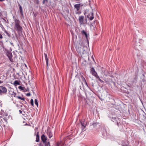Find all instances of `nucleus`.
Returning <instances> with one entry per match:
<instances>
[{
	"instance_id": "nucleus-1",
	"label": "nucleus",
	"mask_w": 146,
	"mask_h": 146,
	"mask_svg": "<svg viewBox=\"0 0 146 146\" xmlns=\"http://www.w3.org/2000/svg\"><path fill=\"white\" fill-rule=\"evenodd\" d=\"M86 48H87V47L84 46L83 41H80L79 43H77L76 49L78 52L80 54H84Z\"/></svg>"
},
{
	"instance_id": "nucleus-2",
	"label": "nucleus",
	"mask_w": 146,
	"mask_h": 146,
	"mask_svg": "<svg viewBox=\"0 0 146 146\" xmlns=\"http://www.w3.org/2000/svg\"><path fill=\"white\" fill-rule=\"evenodd\" d=\"M20 22L19 20L16 19L15 20V29L19 33H21L22 32V28L19 25Z\"/></svg>"
},
{
	"instance_id": "nucleus-3",
	"label": "nucleus",
	"mask_w": 146,
	"mask_h": 146,
	"mask_svg": "<svg viewBox=\"0 0 146 146\" xmlns=\"http://www.w3.org/2000/svg\"><path fill=\"white\" fill-rule=\"evenodd\" d=\"M84 5V4H82V3H78L74 5V7L76 9L77 11H78L80 9V7H82Z\"/></svg>"
},
{
	"instance_id": "nucleus-4",
	"label": "nucleus",
	"mask_w": 146,
	"mask_h": 146,
	"mask_svg": "<svg viewBox=\"0 0 146 146\" xmlns=\"http://www.w3.org/2000/svg\"><path fill=\"white\" fill-rule=\"evenodd\" d=\"M7 92L6 88L3 86H0V94L1 95L2 94L5 93Z\"/></svg>"
},
{
	"instance_id": "nucleus-5",
	"label": "nucleus",
	"mask_w": 146,
	"mask_h": 146,
	"mask_svg": "<svg viewBox=\"0 0 146 146\" xmlns=\"http://www.w3.org/2000/svg\"><path fill=\"white\" fill-rule=\"evenodd\" d=\"M84 17L83 16H79L78 20L79 23L80 25H82L84 24Z\"/></svg>"
},
{
	"instance_id": "nucleus-6",
	"label": "nucleus",
	"mask_w": 146,
	"mask_h": 146,
	"mask_svg": "<svg viewBox=\"0 0 146 146\" xmlns=\"http://www.w3.org/2000/svg\"><path fill=\"white\" fill-rule=\"evenodd\" d=\"M87 17L89 18L90 20H92L94 18L93 12H91L89 13L88 15L87 16Z\"/></svg>"
},
{
	"instance_id": "nucleus-7",
	"label": "nucleus",
	"mask_w": 146,
	"mask_h": 146,
	"mask_svg": "<svg viewBox=\"0 0 146 146\" xmlns=\"http://www.w3.org/2000/svg\"><path fill=\"white\" fill-rule=\"evenodd\" d=\"M7 56L8 57L9 60L11 62L13 61V59L12 58V54L11 53L8 52L7 53Z\"/></svg>"
},
{
	"instance_id": "nucleus-8",
	"label": "nucleus",
	"mask_w": 146,
	"mask_h": 146,
	"mask_svg": "<svg viewBox=\"0 0 146 146\" xmlns=\"http://www.w3.org/2000/svg\"><path fill=\"white\" fill-rule=\"evenodd\" d=\"M91 73L94 76H96L97 75V73L95 71L93 67H92L91 69Z\"/></svg>"
},
{
	"instance_id": "nucleus-9",
	"label": "nucleus",
	"mask_w": 146,
	"mask_h": 146,
	"mask_svg": "<svg viewBox=\"0 0 146 146\" xmlns=\"http://www.w3.org/2000/svg\"><path fill=\"white\" fill-rule=\"evenodd\" d=\"M80 124L82 127H85L87 124V122L85 121L84 119H83L80 121Z\"/></svg>"
},
{
	"instance_id": "nucleus-10",
	"label": "nucleus",
	"mask_w": 146,
	"mask_h": 146,
	"mask_svg": "<svg viewBox=\"0 0 146 146\" xmlns=\"http://www.w3.org/2000/svg\"><path fill=\"white\" fill-rule=\"evenodd\" d=\"M41 140L43 143L46 142L47 137L44 135H42L41 137Z\"/></svg>"
},
{
	"instance_id": "nucleus-11",
	"label": "nucleus",
	"mask_w": 146,
	"mask_h": 146,
	"mask_svg": "<svg viewBox=\"0 0 146 146\" xmlns=\"http://www.w3.org/2000/svg\"><path fill=\"white\" fill-rule=\"evenodd\" d=\"M82 34L83 35H85L86 38L87 39L88 38V35L87 32L84 30H83L81 31Z\"/></svg>"
},
{
	"instance_id": "nucleus-12",
	"label": "nucleus",
	"mask_w": 146,
	"mask_h": 146,
	"mask_svg": "<svg viewBox=\"0 0 146 146\" xmlns=\"http://www.w3.org/2000/svg\"><path fill=\"white\" fill-rule=\"evenodd\" d=\"M44 56L45 59L46 64V68L47 69H48V59L47 57V55L46 54L44 53Z\"/></svg>"
},
{
	"instance_id": "nucleus-13",
	"label": "nucleus",
	"mask_w": 146,
	"mask_h": 146,
	"mask_svg": "<svg viewBox=\"0 0 146 146\" xmlns=\"http://www.w3.org/2000/svg\"><path fill=\"white\" fill-rule=\"evenodd\" d=\"M18 5L19 7L20 13L21 15H23V11L22 7L19 3H18Z\"/></svg>"
},
{
	"instance_id": "nucleus-14",
	"label": "nucleus",
	"mask_w": 146,
	"mask_h": 146,
	"mask_svg": "<svg viewBox=\"0 0 146 146\" xmlns=\"http://www.w3.org/2000/svg\"><path fill=\"white\" fill-rule=\"evenodd\" d=\"M81 78H82V81L84 82L86 85L87 86H88L87 83L86 81V79H85L83 77V76L82 75H81Z\"/></svg>"
},
{
	"instance_id": "nucleus-15",
	"label": "nucleus",
	"mask_w": 146,
	"mask_h": 146,
	"mask_svg": "<svg viewBox=\"0 0 146 146\" xmlns=\"http://www.w3.org/2000/svg\"><path fill=\"white\" fill-rule=\"evenodd\" d=\"M13 84L15 86H16L17 85H19L20 83L18 81L15 80L14 81Z\"/></svg>"
},
{
	"instance_id": "nucleus-16",
	"label": "nucleus",
	"mask_w": 146,
	"mask_h": 146,
	"mask_svg": "<svg viewBox=\"0 0 146 146\" xmlns=\"http://www.w3.org/2000/svg\"><path fill=\"white\" fill-rule=\"evenodd\" d=\"M117 118L114 116H113L111 117V120L113 122L116 121L117 120Z\"/></svg>"
},
{
	"instance_id": "nucleus-17",
	"label": "nucleus",
	"mask_w": 146,
	"mask_h": 146,
	"mask_svg": "<svg viewBox=\"0 0 146 146\" xmlns=\"http://www.w3.org/2000/svg\"><path fill=\"white\" fill-rule=\"evenodd\" d=\"M43 143L44 144L45 146H50V142L49 141H48V142L46 141V142H45V143Z\"/></svg>"
},
{
	"instance_id": "nucleus-18",
	"label": "nucleus",
	"mask_w": 146,
	"mask_h": 146,
	"mask_svg": "<svg viewBox=\"0 0 146 146\" xmlns=\"http://www.w3.org/2000/svg\"><path fill=\"white\" fill-rule=\"evenodd\" d=\"M96 78H97L99 80V81L100 82H103V81L99 77L98 75L97 74V75H96V76H95Z\"/></svg>"
},
{
	"instance_id": "nucleus-19",
	"label": "nucleus",
	"mask_w": 146,
	"mask_h": 146,
	"mask_svg": "<svg viewBox=\"0 0 146 146\" xmlns=\"http://www.w3.org/2000/svg\"><path fill=\"white\" fill-rule=\"evenodd\" d=\"M17 98H18L19 99L21 100H22L25 101V99L24 98H22L19 96H17Z\"/></svg>"
},
{
	"instance_id": "nucleus-20",
	"label": "nucleus",
	"mask_w": 146,
	"mask_h": 146,
	"mask_svg": "<svg viewBox=\"0 0 146 146\" xmlns=\"http://www.w3.org/2000/svg\"><path fill=\"white\" fill-rule=\"evenodd\" d=\"M5 32L9 37H11L10 34H9V33L7 32V31H6V30H5Z\"/></svg>"
},
{
	"instance_id": "nucleus-21",
	"label": "nucleus",
	"mask_w": 146,
	"mask_h": 146,
	"mask_svg": "<svg viewBox=\"0 0 146 146\" xmlns=\"http://www.w3.org/2000/svg\"><path fill=\"white\" fill-rule=\"evenodd\" d=\"M93 127H98V126L97 125H99V123H94L93 124Z\"/></svg>"
},
{
	"instance_id": "nucleus-22",
	"label": "nucleus",
	"mask_w": 146,
	"mask_h": 146,
	"mask_svg": "<svg viewBox=\"0 0 146 146\" xmlns=\"http://www.w3.org/2000/svg\"><path fill=\"white\" fill-rule=\"evenodd\" d=\"M35 104L37 106H38V103L36 99H35Z\"/></svg>"
},
{
	"instance_id": "nucleus-23",
	"label": "nucleus",
	"mask_w": 146,
	"mask_h": 146,
	"mask_svg": "<svg viewBox=\"0 0 146 146\" xmlns=\"http://www.w3.org/2000/svg\"><path fill=\"white\" fill-rule=\"evenodd\" d=\"M52 136V133L51 132H49V137L50 138Z\"/></svg>"
},
{
	"instance_id": "nucleus-24",
	"label": "nucleus",
	"mask_w": 146,
	"mask_h": 146,
	"mask_svg": "<svg viewBox=\"0 0 146 146\" xmlns=\"http://www.w3.org/2000/svg\"><path fill=\"white\" fill-rule=\"evenodd\" d=\"M33 99H31V105L32 106H33L34 105V104H33Z\"/></svg>"
},
{
	"instance_id": "nucleus-25",
	"label": "nucleus",
	"mask_w": 146,
	"mask_h": 146,
	"mask_svg": "<svg viewBox=\"0 0 146 146\" xmlns=\"http://www.w3.org/2000/svg\"><path fill=\"white\" fill-rule=\"evenodd\" d=\"M16 94L14 92H12V93L11 94V96H13L14 97L16 96Z\"/></svg>"
},
{
	"instance_id": "nucleus-26",
	"label": "nucleus",
	"mask_w": 146,
	"mask_h": 146,
	"mask_svg": "<svg viewBox=\"0 0 146 146\" xmlns=\"http://www.w3.org/2000/svg\"><path fill=\"white\" fill-rule=\"evenodd\" d=\"M18 88L19 89H21V90H24V88L22 86H19V87H18Z\"/></svg>"
},
{
	"instance_id": "nucleus-27",
	"label": "nucleus",
	"mask_w": 146,
	"mask_h": 146,
	"mask_svg": "<svg viewBox=\"0 0 146 146\" xmlns=\"http://www.w3.org/2000/svg\"><path fill=\"white\" fill-rule=\"evenodd\" d=\"M45 2L46 3L48 2V0H44L42 1V3L43 4H44L45 3Z\"/></svg>"
},
{
	"instance_id": "nucleus-28",
	"label": "nucleus",
	"mask_w": 146,
	"mask_h": 146,
	"mask_svg": "<svg viewBox=\"0 0 146 146\" xmlns=\"http://www.w3.org/2000/svg\"><path fill=\"white\" fill-rule=\"evenodd\" d=\"M128 145H129V144L128 143H127V144H126L123 143L122 145L123 146H128Z\"/></svg>"
},
{
	"instance_id": "nucleus-29",
	"label": "nucleus",
	"mask_w": 146,
	"mask_h": 146,
	"mask_svg": "<svg viewBox=\"0 0 146 146\" xmlns=\"http://www.w3.org/2000/svg\"><path fill=\"white\" fill-rule=\"evenodd\" d=\"M36 141L37 142H38L39 141V137H36Z\"/></svg>"
},
{
	"instance_id": "nucleus-30",
	"label": "nucleus",
	"mask_w": 146,
	"mask_h": 146,
	"mask_svg": "<svg viewBox=\"0 0 146 146\" xmlns=\"http://www.w3.org/2000/svg\"><path fill=\"white\" fill-rule=\"evenodd\" d=\"M39 1L38 0H36V3L37 4H38L39 3Z\"/></svg>"
},
{
	"instance_id": "nucleus-31",
	"label": "nucleus",
	"mask_w": 146,
	"mask_h": 146,
	"mask_svg": "<svg viewBox=\"0 0 146 146\" xmlns=\"http://www.w3.org/2000/svg\"><path fill=\"white\" fill-rule=\"evenodd\" d=\"M26 96H31V94L30 93H28L27 94Z\"/></svg>"
},
{
	"instance_id": "nucleus-32",
	"label": "nucleus",
	"mask_w": 146,
	"mask_h": 146,
	"mask_svg": "<svg viewBox=\"0 0 146 146\" xmlns=\"http://www.w3.org/2000/svg\"><path fill=\"white\" fill-rule=\"evenodd\" d=\"M3 38V36L0 33V39H2Z\"/></svg>"
},
{
	"instance_id": "nucleus-33",
	"label": "nucleus",
	"mask_w": 146,
	"mask_h": 146,
	"mask_svg": "<svg viewBox=\"0 0 146 146\" xmlns=\"http://www.w3.org/2000/svg\"><path fill=\"white\" fill-rule=\"evenodd\" d=\"M19 113L21 114L22 113V111L21 110H19Z\"/></svg>"
},
{
	"instance_id": "nucleus-34",
	"label": "nucleus",
	"mask_w": 146,
	"mask_h": 146,
	"mask_svg": "<svg viewBox=\"0 0 146 146\" xmlns=\"http://www.w3.org/2000/svg\"><path fill=\"white\" fill-rule=\"evenodd\" d=\"M3 83V81H2L0 80V84H1Z\"/></svg>"
},
{
	"instance_id": "nucleus-35",
	"label": "nucleus",
	"mask_w": 146,
	"mask_h": 146,
	"mask_svg": "<svg viewBox=\"0 0 146 146\" xmlns=\"http://www.w3.org/2000/svg\"><path fill=\"white\" fill-rule=\"evenodd\" d=\"M39 137V135H38V134H37V135H36V137Z\"/></svg>"
},
{
	"instance_id": "nucleus-36",
	"label": "nucleus",
	"mask_w": 146,
	"mask_h": 146,
	"mask_svg": "<svg viewBox=\"0 0 146 146\" xmlns=\"http://www.w3.org/2000/svg\"><path fill=\"white\" fill-rule=\"evenodd\" d=\"M4 119L6 122H7V119Z\"/></svg>"
},
{
	"instance_id": "nucleus-37",
	"label": "nucleus",
	"mask_w": 146,
	"mask_h": 146,
	"mask_svg": "<svg viewBox=\"0 0 146 146\" xmlns=\"http://www.w3.org/2000/svg\"><path fill=\"white\" fill-rule=\"evenodd\" d=\"M4 119L6 122H7V119Z\"/></svg>"
},
{
	"instance_id": "nucleus-38",
	"label": "nucleus",
	"mask_w": 146,
	"mask_h": 146,
	"mask_svg": "<svg viewBox=\"0 0 146 146\" xmlns=\"http://www.w3.org/2000/svg\"><path fill=\"white\" fill-rule=\"evenodd\" d=\"M4 0H0V1H4Z\"/></svg>"
},
{
	"instance_id": "nucleus-39",
	"label": "nucleus",
	"mask_w": 146,
	"mask_h": 146,
	"mask_svg": "<svg viewBox=\"0 0 146 146\" xmlns=\"http://www.w3.org/2000/svg\"><path fill=\"white\" fill-rule=\"evenodd\" d=\"M80 88L81 90H82V89L81 88V86H80Z\"/></svg>"
},
{
	"instance_id": "nucleus-40",
	"label": "nucleus",
	"mask_w": 146,
	"mask_h": 146,
	"mask_svg": "<svg viewBox=\"0 0 146 146\" xmlns=\"http://www.w3.org/2000/svg\"><path fill=\"white\" fill-rule=\"evenodd\" d=\"M85 128H83L82 129V131H85V130H84V129Z\"/></svg>"
},
{
	"instance_id": "nucleus-41",
	"label": "nucleus",
	"mask_w": 146,
	"mask_h": 146,
	"mask_svg": "<svg viewBox=\"0 0 146 146\" xmlns=\"http://www.w3.org/2000/svg\"><path fill=\"white\" fill-rule=\"evenodd\" d=\"M76 14H79V12H77L76 13Z\"/></svg>"
},
{
	"instance_id": "nucleus-42",
	"label": "nucleus",
	"mask_w": 146,
	"mask_h": 146,
	"mask_svg": "<svg viewBox=\"0 0 146 146\" xmlns=\"http://www.w3.org/2000/svg\"><path fill=\"white\" fill-rule=\"evenodd\" d=\"M143 130L145 131V129L144 128L143 129Z\"/></svg>"
},
{
	"instance_id": "nucleus-43",
	"label": "nucleus",
	"mask_w": 146,
	"mask_h": 146,
	"mask_svg": "<svg viewBox=\"0 0 146 146\" xmlns=\"http://www.w3.org/2000/svg\"><path fill=\"white\" fill-rule=\"evenodd\" d=\"M82 85H83V83H82Z\"/></svg>"
},
{
	"instance_id": "nucleus-44",
	"label": "nucleus",
	"mask_w": 146,
	"mask_h": 146,
	"mask_svg": "<svg viewBox=\"0 0 146 146\" xmlns=\"http://www.w3.org/2000/svg\"><path fill=\"white\" fill-rule=\"evenodd\" d=\"M79 13H80V14L81 13V12H79Z\"/></svg>"
},
{
	"instance_id": "nucleus-45",
	"label": "nucleus",
	"mask_w": 146,
	"mask_h": 146,
	"mask_svg": "<svg viewBox=\"0 0 146 146\" xmlns=\"http://www.w3.org/2000/svg\"><path fill=\"white\" fill-rule=\"evenodd\" d=\"M79 13H80V14L81 13V12H79Z\"/></svg>"
},
{
	"instance_id": "nucleus-46",
	"label": "nucleus",
	"mask_w": 146,
	"mask_h": 146,
	"mask_svg": "<svg viewBox=\"0 0 146 146\" xmlns=\"http://www.w3.org/2000/svg\"><path fill=\"white\" fill-rule=\"evenodd\" d=\"M57 146H58V145Z\"/></svg>"
},
{
	"instance_id": "nucleus-47",
	"label": "nucleus",
	"mask_w": 146,
	"mask_h": 146,
	"mask_svg": "<svg viewBox=\"0 0 146 146\" xmlns=\"http://www.w3.org/2000/svg\"><path fill=\"white\" fill-rule=\"evenodd\" d=\"M40 146H43V145H40Z\"/></svg>"
},
{
	"instance_id": "nucleus-48",
	"label": "nucleus",
	"mask_w": 146,
	"mask_h": 146,
	"mask_svg": "<svg viewBox=\"0 0 146 146\" xmlns=\"http://www.w3.org/2000/svg\"><path fill=\"white\" fill-rule=\"evenodd\" d=\"M145 129H146V128H145Z\"/></svg>"
}]
</instances>
